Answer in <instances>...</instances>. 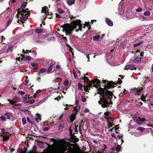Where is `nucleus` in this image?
Listing matches in <instances>:
<instances>
[{
  "instance_id": "1",
  "label": "nucleus",
  "mask_w": 153,
  "mask_h": 153,
  "mask_svg": "<svg viewBox=\"0 0 153 153\" xmlns=\"http://www.w3.org/2000/svg\"><path fill=\"white\" fill-rule=\"evenodd\" d=\"M97 94H100L98 103L102 107H107L112 104L110 97H112L113 94L111 91H108L106 88H100L98 89Z\"/></svg>"
},
{
  "instance_id": "2",
  "label": "nucleus",
  "mask_w": 153,
  "mask_h": 153,
  "mask_svg": "<svg viewBox=\"0 0 153 153\" xmlns=\"http://www.w3.org/2000/svg\"><path fill=\"white\" fill-rule=\"evenodd\" d=\"M26 6L25 3H23L21 5V9H19L17 10V16L18 19V22L20 24L22 23H23L24 21H25L27 18L29 13L27 10L28 9L26 10L24 9Z\"/></svg>"
},
{
  "instance_id": "3",
  "label": "nucleus",
  "mask_w": 153,
  "mask_h": 153,
  "mask_svg": "<svg viewBox=\"0 0 153 153\" xmlns=\"http://www.w3.org/2000/svg\"><path fill=\"white\" fill-rule=\"evenodd\" d=\"M72 25H70L68 24H65L62 26L63 28V30L65 32L66 35H70L72 31H74V29H76L77 25L80 26L81 25V21L79 20H77L74 21L72 24Z\"/></svg>"
},
{
  "instance_id": "4",
  "label": "nucleus",
  "mask_w": 153,
  "mask_h": 153,
  "mask_svg": "<svg viewBox=\"0 0 153 153\" xmlns=\"http://www.w3.org/2000/svg\"><path fill=\"white\" fill-rule=\"evenodd\" d=\"M90 83L89 84V87L94 86L98 88V87L100 82L97 79H95L92 81H90Z\"/></svg>"
},
{
  "instance_id": "5",
  "label": "nucleus",
  "mask_w": 153,
  "mask_h": 153,
  "mask_svg": "<svg viewBox=\"0 0 153 153\" xmlns=\"http://www.w3.org/2000/svg\"><path fill=\"white\" fill-rule=\"evenodd\" d=\"M103 83L105 84H106L105 85V88H109L111 87H114L116 86V84H114L112 82H108L106 80H103Z\"/></svg>"
},
{
  "instance_id": "6",
  "label": "nucleus",
  "mask_w": 153,
  "mask_h": 153,
  "mask_svg": "<svg viewBox=\"0 0 153 153\" xmlns=\"http://www.w3.org/2000/svg\"><path fill=\"white\" fill-rule=\"evenodd\" d=\"M48 9L47 7H42V9L41 10V13H45V15H46V17L48 18H51V15H50L48 13Z\"/></svg>"
},
{
  "instance_id": "7",
  "label": "nucleus",
  "mask_w": 153,
  "mask_h": 153,
  "mask_svg": "<svg viewBox=\"0 0 153 153\" xmlns=\"http://www.w3.org/2000/svg\"><path fill=\"white\" fill-rule=\"evenodd\" d=\"M142 89V88L141 87L138 88H133L131 90V92L134 93L135 94L140 95Z\"/></svg>"
},
{
  "instance_id": "8",
  "label": "nucleus",
  "mask_w": 153,
  "mask_h": 153,
  "mask_svg": "<svg viewBox=\"0 0 153 153\" xmlns=\"http://www.w3.org/2000/svg\"><path fill=\"white\" fill-rule=\"evenodd\" d=\"M134 120L138 125H140L143 123L144 121H147L145 119L140 118H138L137 119H134Z\"/></svg>"
},
{
  "instance_id": "9",
  "label": "nucleus",
  "mask_w": 153,
  "mask_h": 153,
  "mask_svg": "<svg viewBox=\"0 0 153 153\" xmlns=\"http://www.w3.org/2000/svg\"><path fill=\"white\" fill-rule=\"evenodd\" d=\"M1 135L3 137V139L4 140H8L10 137V134L7 132H4L3 134H1Z\"/></svg>"
},
{
  "instance_id": "10",
  "label": "nucleus",
  "mask_w": 153,
  "mask_h": 153,
  "mask_svg": "<svg viewBox=\"0 0 153 153\" xmlns=\"http://www.w3.org/2000/svg\"><path fill=\"white\" fill-rule=\"evenodd\" d=\"M74 111L73 112L72 114L70 117V119L72 121H73L76 118V116L78 111L77 110H74Z\"/></svg>"
},
{
  "instance_id": "11",
  "label": "nucleus",
  "mask_w": 153,
  "mask_h": 153,
  "mask_svg": "<svg viewBox=\"0 0 153 153\" xmlns=\"http://www.w3.org/2000/svg\"><path fill=\"white\" fill-rule=\"evenodd\" d=\"M126 70H128V69L133 70L136 69V68L133 65H126L124 68Z\"/></svg>"
},
{
  "instance_id": "12",
  "label": "nucleus",
  "mask_w": 153,
  "mask_h": 153,
  "mask_svg": "<svg viewBox=\"0 0 153 153\" xmlns=\"http://www.w3.org/2000/svg\"><path fill=\"white\" fill-rule=\"evenodd\" d=\"M28 52L30 53H32L33 56H36L37 54V53L36 51H34V50H31V51H29L28 50H26V52L24 50H22V52L24 53H25L28 54Z\"/></svg>"
},
{
  "instance_id": "13",
  "label": "nucleus",
  "mask_w": 153,
  "mask_h": 153,
  "mask_svg": "<svg viewBox=\"0 0 153 153\" xmlns=\"http://www.w3.org/2000/svg\"><path fill=\"white\" fill-rule=\"evenodd\" d=\"M105 21L106 23L109 26H112L113 25V22L110 19L106 18L105 19Z\"/></svg>"
},
{
  "instance_id": "14",
  "label": "nucleus",
  "mask_w": 153,
  "mask_h": 153,
  "mask_svg": "<svg viewBox=\"0 0 153 153\" xmlns=\"http://www.w3.org/2000/svg\"><path fill=\"white\" fill-rule=\"evenodd\" d=\"M80 106L79 105V101L76 100V106L75 107L74 109L79 111L80 109Z\"/></svg>"
},
{
  "instance_id": "15",
  "label": "nucleus",
  "mask_w": 153,
  "mask_h": 153,
  "mask_svg": "<svg viewBox=\"0 0 153 153\" xmlns=\"http://www.w3.org/2000/svg\"><path fill=\"white\" fill-rule=\"evenodd\" d=\"M54 73L55 75H61L63 74L64 72L63 71L60 70L59 71H56Z\"/></svg>"
},
{
  "instance_id": "16",
  "label": "nucleus",
  "mask_w": 153,
  "mask_h": 153,
  "mask_svg": "<svg viewBox=\"0 0 153 153\" xmlns=\"http://www.w3.org/2000/svg\"><path fill=\"white\" fill-rule=\"evenodd\" d=\"M141 58L140 57H136L134 60V61L136 63H140L141 62Z\"/></svg>"
},
{
  "instance_id": "17",
  "label": "nucleus",
  "mask_w": 153,
  "mask_h": 153,
  "mask_svg": "<svg viewBox=\"0 0 153 153\" xmlns=\"http://www.w3.org/2000/svg\"><path fill=\"white\" fill-rule=\"evenodd\" d=\"M53 69V65H50L47 70V72L48 73H51L53 72L52 71Z\"/></svg>"
},
{
  "instance_id": "18",
  "label": "nucleus",
  "mask_w": 153,
  "mask_h": 153,
  "mask_svg": "<svg viewBox=\"0 0 153 153\" xmlns=\"http://www.w3.org/2000/svg\"><path fill=\"white\" fill-rule=\"evenodd\" d=\"M13 20V18L12 17H11V18H10L8 19V21L7 22V25H6V26L7 27H8L10 25V23L12 22Z\"/></svg>"
},
{
  "instance_id": "19",
  "label": "nucleus",
  "mask_w": 153,
  "mask_h": 153,
  "mask_svg": "<svg viewBox=\"0 0 153 153\" xmlns=\"http://www.w3.org/2000/svg\"><path fill=\"white\" fill-rule=\"evenodd\" d=\"M35 31L36 33L39 34L42 33V32L43 30L42 29L36 28L35 29Z\"/></svg>"
},
{
  "instance_id": "20",
  "label": "nucleus",
  "mask_w": 153,
  "mask_h": 153,
  "mask_svg": "<svg viewBox=\"0 0 153 153\" xmlns=\"http://www.w3.org/2000/svg\"><path fill=\"white\" fill-rule=\"evenodd\" d=\"M46 71V69L45 68H42L40 69L38 73L37 74L38 75H39L40 74L44 73Z\"/></svg>"
},
{
  "instance_id": "21",
  "label": "nucleus",
  "mask_w": 153,
  "mask_h": 153,
  "mask_svg": "<svg viewBox=\"0 0 153 153\" xmlns=\"http://www.w3.org/2000/svg\"><path fill=\"white\" fill-rule=\"evenodd\" d=\"M67 2L68 4L71 5L74 3V0H67Z\"/></svg>"
},
{
  "instance_id": "22",
  "label": "nucleus",
  "mask_w": 153,
  "mask_h": 153,
  "mask_svg": "<svg viewBox=\"0 0 153 153\" xmlns=\"http://www.w3.org/2000/svg\"><path fill=\"white\" fill-rule=\"evenodd\" d=\"M28 97H24L22 98V102H24L25 104L27 103Z\"/></svg>"
},
{
  "instance_id": "23",
  "label": "nucleus",
  "mask_w": 153,
  "mask_h": 153,
  "mask_svg": "<svg viewBox=\"0 0 153 153\" xmlns=\"http://www.w3.org/2000/svg\"><path fill=\"white\" fill-rule=\"evenodd\" d=\"M100 37L99 35H95L93 36V39L95 41H98Z\"/></svg>"
},
{
  "instance_id": "24",
  "label": "nucleus",
  "mask_w": 153,
  "mask_h": 153,
  "mask_svg": "<svg viewBox=\"0 0 153 153\" xmlns=\"http://www.w3.org/2000/svg\"><path fill=\"white\" fill-rule=\"evenodd\" d=\"M143 43V42H142V41L140 42H139L138 43L134 44V45L133 46L134 47L136 48V47H137L138 46H139L140 45L142 44Z\"/></svg>"
},
{
  "instance_id": "25",
  "label": "nucleus",
  "mask_w": 153,
  "mask_h": 153,
  "mask_svg": "<svg viewBox=\"0 0 153 153\" xmlns=\"http://www.w3.org/2000/svg\"><path fill=\"white\" fill-rule=\"evenodd\" d=\"M5 116L8 119H10V117L12 116L10 113H7L5 114Z\"/></svg>"
},
{
  "instance_id": "26",
  "label": "nucleus",
  "mask_w": 153,
  "mask_h": 153,
  "mask_svg": "<svg viewBox=\"0 0 153 153\" xmlns=\"http://www.w3.org/2000/svg\"><path fill=\"white\" fill-rule=\"evenodd\" d=\"M57 11L58 13L61 14L65 12V11L64 10L62 9L61 8H60L58 9L57 10Z\"/></svg>"
},
{
  "instance_id": "27",
  "label": "nucleus",
  "mask_w": 153,
  "mask_h": 153,
  "mask_svg": "<svg viewBox=\"0 0 153 153\" xmlns=\"http://www.w3.org/2000/svg\"><path fill=\"white\" fill-rule=\"evenodd\" d=\"M145 129V128L143 127H139L137 128V130L141 131H143Z\"/></svg>"
},
{
  "instance_id": "28",
  "label": "nucleus",
  "mask_w": 153,
  "mask_h": 153,
  "mask_svg": "<svg viewBox=\"0 0 153 153\" xmlns=\"http://www.w3.org/2000/svg\"><path fill=\"white\" fill-rule=\"evenodd\" d=\"M42 91V90L39 89L36 91V93L34 94L33 97H36V94H38L39 93H40Z\"/></svg>"
},
{
  "instance_id": "29",
  "label": "nucleus",
  "mask_w": 153,
  "mask_h": 153,
  "mask_svg": "<svg viewBox=\"0 0 153 153\" xmlns=\"http://www.w3.org/2000/svg\"><path fill=\"white\" fill-rule=\"evenodd\" d=\"M41 116L38 114H37L36 116V120L37 121H38L39 120H41Z\"/></svg>"
},
{
  "instance_id": "30",
  "label": "nucleus",
  "mask_w": 153,
  "mask_h": 153,
  "mask_svg": "<svg viewBox=\"0 0 153 153\" xmlns=\"http://www.w3.org/2000/svg\"><path fill=\"white\" fill-rule=\"evenodd\" d=\"M78 88L80 90H82V85L80 83H78Z\"/></svg>"
},
{
  "instance_id": "31",
  "label": "nucleus",
  "mask_w": 153,
  "mask_h": 153,
  "mask_svg": "<svg viewBox=\"0 0 153 153\" xmlns=\"http://www.w3.org/2000/svg\"><path fill=\"white\" fill-rule=\"evenodd\" d=\"M105 118L108 120H109L110 121H113L114 120V118H113L111 117H105Z\"/></svg>"
},
{
  "instance_id": "32",
  "label": "nucleus",
  "mask_w": 153,
  "mask_h": 153,
  "mask_svg": "<svg viewBox=\"0 0 153 153\" xmlns=\"http://www.w3.org/2000/svg\"><path fill=\"white\" fill-rule=\"evenodd\" d=\"M35 102V100H28L27 101V103L30 104H33Z\"/></svg>"
},
{
  "instance_id": "33",
  "label": "nucleus",
  "mask_w": 153,
  "mask_h": 153,
  "mask_svg": "<svg viewBox=\"0 0 153 153\" xmlns=\"http://www.w3.org/2000/svg\"><path fill=\"white\" fill-rule=\"evenodd\" d=\"M26 79L25 80V85H27L29 82V80L28 79V77L27 76H26Z\"/></svg>"
},
{
  "instance_id": "34",
  "label": "nucleus",
  "mask_w": 153,
  "mask_h": 153,
  "mask_svg": "<svg viewBox=\"0 0 153 153\" xmlns=\"http://www.w3.org/2000/svg\"><path fill=\"white\" fill-rule=\"evenodd\" d=\"M81 98H82V101L83 102H86V98L84 97L82 95L81 96Z\"/></svg>"
},
{
  "instance_id": "35",
  "label": "nucleus",
  "mask_w": 153,
  "mask_h": 153,
  "mask_svg": "<svg viewBox=\"0 0 153 153\" xmlns=\"http://www.w3.org/2000/svg\"><path fill=\"white\" fill-rule=\"evenodd\" d=\"M141 20L142 21H147L148 20V19L146 17L143 16H141Z\"/></svg>"
},
{
  "instance_id": "36",
  "label": "nucleus",
  "mask_w": 153,
  "mask_h": 153,
  "mask_svg": "<svg viewBox=\"0 0 153 153\" xmlns=\"http://www.w3.org/2000/svg\"><path fill=\"white\" fill-rule=\"evenodd\" d=\"M88 75L87 74H85V75ZM84 80V81L85 82H88V78L87 77L85 76H84V77L83 78Z\"/></svg>"
},
{
  "instance_id": "37",
  "label": "nucleus",
  "mask_w": 153,
  "mask_h": 153,
  "mask_svg": "<svg viewBox=\"0 0 153 153\" xmlns=\"http://www.w3.org/2000/svg\"><path fill=\"white\" fill-rule=\"evenodd\" d=\"M0 119L2 121H6V118L4 116H1L0 117Z\"/></svg>"
},
{
  "instance_id": "38",
  "label": "nucleus",
  "mask_w": 153,
  "mask_h": 153,
  "mask_svg": "<svg viewBox=\"0 0 153 153\" xmlns=\"http://www.w3.org/2000/svg\"><path fill=\"white\" fill-rule=\"evenodd\" d=\"M150 14V13L149 12H146L144 13V15L145 16H149Z\"/></svg>"
},
{
  "instance_id": "39",
  "label": "nucleus",
  "mask_w": 153,
  "mask_h": 153,
  "mask_svg": "<svg viewBox=\"0 0 153 153\" xmlns=\"http://www.w3.org/2000/svg\"><path fill=\"white\" fill-rule=\"evenodd\" d=\"M22 121L23 125H25L26 123V121L25 118H23L22 119Z\"/></svg>"
},
{
  "instance_id": "40",
  "label": "nucleus",
  "mask_w": 153,
  "mask_h": 153,
  "mask_svg": "<svg viewBox=\"0 0 153 153\" xmlns=\"http://www.w3.org/2000/svg\"><path fill=\"white\" fill-rule=\"evenodd\" d=\"M116 150L118 152H120V147L119 145H117L116 148Z\"/></svg>"
},
{
  "instance_id": "41",
  "label": "nucleus",
  "mask_w": 153,
  "mask_h": 153,
  "mask_svg": "<svg viewBox=\"0 0 153 153\" xmlns=\"http://www.w3.org/2000/svg\"><path fill=\"white\" fill-rule=\"evenodd\" d=\"M73 74L75 78L77 79V75L76 71L74 70L73 71Z\"/></svg>"
},
{
  "instance_id": "42",
  "label": "nucleus",
  "mask_w": 153,
  "mask_h": 153,
  "mask_svg": "<svg viewBox=\"0 0 153 153\" xmlns=\"http://www.w3.org/2000/svg\"><path fill=\"white\" fill-rule=\"evenodd\" d=\"M141 99L144 102L146 101L145 97L143 95H142L141 96Z\"/></svg>"
},
{
  "instance_id": "43",
  "label": "nucleus",
  "mask_w": 153,
  "mask_h": 153,
  "mask_svg": "<svg viewBox=\"0 0 153 153\" xmlns=\"http://www.w3.org/2000/svg\"><path fill=\"white\" fill-rule=\"evenodd\" d=\"M68 81L67 80H65L63 82V84L65 86H67L68 84Z\"/></svg>"
},
{
  "instance_id": "44",
  "label": "nucleus",
  "mask_w": 153,
  "mask_h": 153,
  "mask_svg": "<svg viewBox=\"0 0 153 153\" xmlns=\"http://www.w3.org/2000/svg\"><path fill=\"white\" fill-rule=\"evenodd\" d=\"M8 101L9 102H10V103L12 104H14L16 102L14 101L13 100L12 101H11L10 99H9L8 100Z\"/></svg>"
},
{
  "instance_id": "45",
  "label": "nucleus",
  "mask_w": 153,
  "mask_h": 153,
  "mask_svg": "<svg viewBox=\"0 0 153 153\" xmlns=\"http://www.w3.org/2000/svg\"><path fill=\"white\" fill-rule=\"evenodd\" d=\"M31 65L34 67H36L37 66L38 64L36 63H32L31 64Z\"/></svg>"
},
{
  "instance_id": "46",
  "label": "nucleus",
  "mask_w": 153,
  "mask_h": 153,
  "mask_svg": "<svg viewBox=\"0 0 153 153\" xmlns=\"http://www.w3.org/2000/svg\"><path fill=\"white\" fill-rule=\"evenodd\" d=\"M108 127L109 128H111V127H112L114 125L113 124H112V123H108Z\"/></svg>"
},
{
  "instance_id": "47",
  "label": "nucleus",
  "mask_w": 153,
  "mask_h": 153,
  "mask_svg": "<svg viewBox=\"0 0 153 153\" xmlns=\"http://www.w3.org/2000/svg\"><path fill=\"white\" fill-rule=\"evenodd\" d=\"M31 59V57L29 56H27L25 58V59L26 60H30Z\"/></svg>"
},
{
  "instance_id": "48",
  "label": "nucleus",
  "mask_w": 153,
  "mask_h": 153,
  "mask_svg": "<svg viewBox=\"0 0 153 153\" xmlns=\"http://www.w3.org/2000/svg\"><path fill=\"white\" fill-rule=\"evenodd\" d=\"M142 11V9L141 8H138L136 10V11L138 12H141Z\"/></svg>"
},
{
  "instance_id": "49",
  "label": "nucleus",
  "mask_w": 153,
  "mask_h": 153,
  "mask_svg": "<svg viewBox=\"0 0 153 153\" xmlns=\"http://www.w3.org/2000/svg\"><path fill=\"white\" fill-rule=\"evenodd\" d=\"M21 55L22 56V57L21 59L22 60H23L24 59H25V56L24 55H22V54H21Z\"/></svg>"
},
{
  "instance_id": "50",
  "label": "nucleus",
  "mask_w": 153,
  "mask_h": 153,
  "mask_svg": "<svg viewBox=\"0 0 153 153\" xmlns=\"http://www.w3.org/2000/svg\"><path fill=\"white\" fill-rule=\"evenodd\" d=\"M55 15H56V17L57 18H61L62 17L60 15L58 14L57 13H56Z\"/></svg>"
},
{
  "instance_id": "51",
  "label": "nucleus",
  "mask_w": 153,
  "mask_h": 153,
  "mask_svg": "<svg viewBox=\"0 0 153 153\" xmlns=\"http://www.w3.org/2000/svg\"><path fill=\"white\" fill-rule=\"evenodd\" d=\"M1 39H2V40H1V42L3 44H5V43L3 42V39H5V37H4V36H1Z\"/></svg>"
},
{
  "instance_id": "52",
  "label": "nucleus",
  "mask_w": 153,
  "mask_h": 153,
  "mask_svg": "<svg viewBox=\"0 0 153 153\" xmlns=\"http://www.w3.org/2000/svg\"><path fill=\"white\" fill-rule=\"evenodd\" d=\"M56 68L57 69H60L61 68V66L59 65H56Z\"/></svg>"
},
{
  "instance_id": "53",
  "label": "nucleus",
  "mask_w": 153,
  "mask_h": 153,
  "mask_svg": "<svg viewBox=\"0 0 153 153\" xmlns=\"http://www.w3.org/2000/svg\"><path fill=\"white\" fill-rule=\"evenodd\" d=\"M111 136L113 137H114L115 138H116V139H117V137L115 136V134H114V133H112V134H111Z\"/></svg>"
},
{
  "instance_id": "54",
  "label": "nucleus",
  "mask_w": 153,
  "mask_h": 153,
  "mask_svg": "<svg viewBox=\"0 0 153 153\" xmlns=\"http://www.w3.org/2000/svg\"><path fill=\"white\" fill-rule=\"evenodd\" d=\"M27 120L28 122H29L30 123H32V121H31L29 117H27Z\"/></svg>"
},
{
  "instance_id": "55",
  "label": "nucleus",
  "mask_w": 153,
  "mask_h": 153,
  "mask_svg": "<svg viewBox=\"0 0 153 153\" xmlns=\"http://www.w3.org/2000/svg\"><path fill=\"white\" fill-rule=\"evenodd\" d=\"M103 146H104V149H103V151H102L103 152L105 151V149H106L107 148V146H106V145L105 144H103Z\"/></svg>"
},
{
  "instance_id": "56",
  "label": "nucleus",
  "mask_w": 153,
  "mask_h": 153,
  "mask_svg": "<svg viewBox=\"0 0 153 153\" xmlns=\"http://www.w3.org/2000/svg\"><path fill=\"white\" fill-rule=\"evenodd\" d=\"M66 107H65V108L64 109L65 110H67L68 109V106H71V105H68L66 104Z\"/></svg>"
},
{
  "instance_id": "57",
  "label": "nucleus",
  "mask_w": 153,
  "mask_h": 153,
  "mask_svg": "<svg viewBox=\"0 0 153 153\" xmlns=\"http://www.w3.org/2000/svg\"><path fill=\"white\" fill-rule=\"evenodd\" d=\"M64 127V126L63 125H60L59 126V130L61 129L62 130Z\"/></svg>"
},
{
  "instance_id": "58",
  "label": "nucleus",
  "mask_w": 153,
  "mask_h": 153,
  "mask_svg": "<svg viewBox=\"0 0 153 153\" xmlns=\"http://www.w3.org/2000/svg\"><path fill=\"white\" fill-rule=\"evenodd\" d=\"M19 94L21 95H23L25 94V93L23 91H20L19 92Z\"/></svg>"
},
{
  "instance_id": "59",
  "label": "nucleus",
  "mask_w": 153,
  "mask_h": 153,
  "mask_svg": "<svg viewBox=\"0 0 153 153\" xmlns=\"http://www.w3.org/2000/svg\"><path fill=\"white\" fill-rule=\"evenodd\" d=\"M84 112L85 113H87L89 112V110L88 108H86L84 109Z\"/></svg>"
},
{
  "instance_id": "60",
  "label": "nucleus",
  "mask_w": 153,
  "mask_h": 153,
  "mask_svg": "<svg viewBox=\"0 0 153 153\" xmlns=\"http://www.w3.org/2000/svg\"><path fill=\"white\" fill-rule=\"evenodd\" d=\"M123 135L121 134L118 135L117 136L118 138H119V139H120V138H122L123 137Z\"/></svg>"
},
{
  "instance_id": "61",
  "label": "nucleus",
  "mask_w": 153,
  "mask_h": 153,
  "mask_svg": "<svg viewBox=\"0 0 153 153\" xmlns=\"http://www.w3.org/2000/svg\"><path fill=\"white\" fill-rule=\"evenodd\" d=\"M147 126L148 127H151L153 128V124L149 123L148 124Z\"/></svg>"
},
{
  "instance_id": "62",
  "label": "nucleus",
  "mask_w": 153,
  "mask_h": 153,
  "mask_svg": "<svg viewBox=\"0 0 153 153\" xmlns=\"http://www.w3.org/2000/svg\"><path fill=\"white\" fill-rule=\"evenodd\" d=\"M104 114L105 117H108V115H109V113L108 112H106L104 113Z\"/></svg>"
},
{
  "instance_id": "63",
  "label": "nucleus",
  "mask_w": 153,
  "mask_h": 153,
  "mask_svg": "<svg viewBox=\"0 0 153 153\" xmlns=\"http://www.w3.org/2000/svg\"><path fill=\"white\" fill-rule=\"evenodd\" d=\"M63 116V114H62L60 116V117L59 118V120H61Z\"/></svg>"
},
{
  "instance_id": "64",
  "label": "nucleus",
  "mask_w": 153,
  "mask_h": 153,
  "mask_svg": "<svg viewBox=\"0 0 153 153\" xmlns=\"http://www.w3.org/2000/svg\"><path fill=\"white\" fill-rule=\"evenodd\" d=\"M144 53V52H142L140 53V56H141L143 57V54Z\"/></svg>"
}]
</instances>
